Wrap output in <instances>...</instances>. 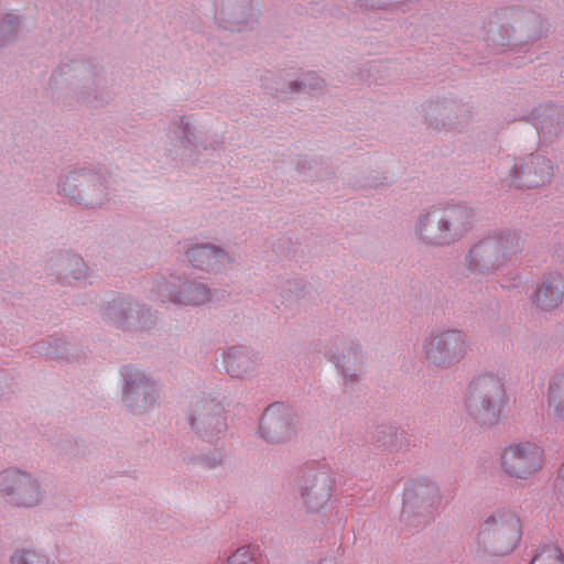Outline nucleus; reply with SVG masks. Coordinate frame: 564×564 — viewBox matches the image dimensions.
<instances>
[{"label": "nucleus", "instance_id": "9d476101", "mask_svg": "<svg viewBox=\"0 0 564 564\" xmlns=\"http://www.w3.org/2000/svg\"><path fill=\"white\" fill-rule=\"evenodd\" d=\"M291 417L281 404H273L267 409L260 424V434L272 443H279L291 436Z\"/></svg>", "mask_w": 564, "mask_h": 564}, {"label": "nucleus", "instance_id": "9b49d317", "mask_svg": "<svg viewBox=\"0 0 564 564\" xmlns=\"http://www.w3.org/2000/svg\"><path fill=\"white\" fill-rule=\"evenodd\" d=\"M330 489V478L328 476L322 479L315 477L308 485L302 487V497L307 507L316 509L327 501Z\"/></svg>", "mask_w": 564, "mask_h": 564}, {"label": "nucleus", "instance_id": "4468645a", "mask_svg": "<svg viewBox=\"0 0 564 564\" xmlns=\"http://www.w3.org/2000/svg\"><path fill=\"white\" fill-rule=\"evenodd\" d=\"M187 258L189 261L196 262L198 265L213 268L216 263L220 262L223 258H225V254L219 249L209 246H203L188 250Z\"/></svg>", "mask_w": 564, "mask_h": 564}, {"label": "nucleus", "instance_id": "2eb2a0df", "mask_svg": "<svg viewBox=\"0 0 564 564\" xmlns=\"http://www.w3.org/2000/svg\"><path fill=\"white\" fill-rule=\"evenodd\" d=\"M530 564H564V555L555 545H549L539 551Z\"/></svg>", "mask_w": 564, "mask_h": 564}, {"label": "nucleus", "instance_id": "f8f14e48", "mask_svg": "<svg viewBox=\"0 0 564 564\" xmlns=\"http://www.w3.org/2000/svg\"><path fill=\"white\" fill-rule=\"evenodd\" d=\"M547 405L553 419L564 420V372L552 377L549 383Z\"/></svg>", "mask_w": 564, "mask_h": 564}, {"label": "nucleus", "instance_id": "f257e3e1", "mask_svg": "<svg viewBox=\"0 0 564 564\" xmlns=\"http://www.w3.org/2000/svg\"><path fill=\"white\" fill-rule=\"evenodd\" d=\"M522 531V521L516 511L498 509L480 522L477 543L494 555H508L519 546Z\"/></svg>", "mask_w": 564, "mask_h": 564}, {"label": "nucleus", "instance_id": "0eeeda50", "mask_svg": "<svg viewBox=\"0 0 564 564\" xmlns=\"http://www.w3.org/2000/svg\"><path fill=\"white\" fill-rule=\"evenodd\" d=\"M0 495L17 506L32 507L41 500L35 479L17 469L0 473Z\"/></svg>", "mask_w": 564, "mask_h": 564}, {"label": "nucleus", "instance_id": "412c9836", "mask_svg": "<svg viewBox=\"0 0 564 564\" xmlns=\"http://www.w3.org/2000/svg\"><path fill=\"white\" fill-rule=\"evenodd\" d=\"M77 264L80 265V267H84V263L82 262L80 259L77 261Z\"/></svg>", "mask_w": 564, "mask_h": 564}, {"label": "nucleus", "instance_id": "f3484780", "mask_svg": "<svg viewBox=\"0 0 564 564\" xmlns=\"http://www.w3.org/2000/svg\"><path fill=\"white\" fill-rule=\"evenodd\" d=\"M12 563L13 564H48L47 560L44 556H42L33 551H24L21 553H17L12 557Z\"/></svg>", "mask_w": 564, "mask_h": 564}, {"label": "nucleus", "instance_id": "ddd939ff", "mask_svg": "<svg viewBox=\"0 0 564 564\" xmlns=\"http://www.w3.org/2000/svg\"><path fill=\"white\" fill-rule=\"evenodd\" d=\"M180 294L181 296H175L172 299L174 303L198 305L209 300L208 290L203 284H186L183 286Z\"/></svg>", "mask_w": 564, "mask_h": 564}, {"label": "nucleus", "instance_id": "20e7f679", "mask_svg": "<svg viewBox=\"0 0 564 564\" xmlns=\"http://www.w3.org/2000/svg\"><path fill=\"white\" fill-rule=\"evenodd\" d=\"M473 217L466 207L434 209L421 220L419 234L430 245L451 243L470 227Z\"/></svg>", "mask_w": 564, "mask_h": 564}, {"label": "nucleus", "instance_id": "6e6552de", "mask_svg": "<svg viewBox=\"0 0 564 564\" xmlns=\"http://www.w3.org/2000/svg\"><path fill=\"white\" fill-rule=\"evenodd\" d=\"M552 165L541 155H529L516 165L512 184L517 187H538L544 185L552 175Z\"/></svg>", "mask_w": 564, "mask_h": 564}, {"label": "nucleus", "instance_id": "aec40b11", "mask_svg": "<svg viewBox=\"0 0 564 564\" xmlns=\"http://www.w3.org/2000/svg\"><path fill=\"white\" fill-rule=\"evenodd\" d=\"M560 473H561V477H562V479L564 480V464L562 465V468H561V471H560Z\"/></svg>", "mask_w": 564, "mask_h": 564}, {"label": "nucleus", "instance_id": "dca6fc26", "mask_svg": "<svg viewBox=\"0 0 564 564\" xmlns=\"http://www.w3.org/2000/svg\"><path fill=\"white\" fill-rule=\"evenodd\" d=\"M257 551L250 546H242L228 557L227 564H258Z\"/></svg>", "mask_w": 564, "mask_h": 564}, {"label": "nucleus", "instance_id": "4be33fe9", "mask_svg": "<svg viewBox=\"0 0 564 564\" xmlns=\"http://www.w3.org/2000/svg\"><path fill=\"white\" fill-rule=\"evenodd\" d=\"M346 371H347V369L345 367H343V372L345 376H346Z\"/></svg>", "mask_w": 564, "mask_h": 564}, {"label": "nucleus", "instance_id": "f03ea898", "mask_svg": "<svg viewBox=\"0 0 564 564\" xmlns=\"http://www.w3.org/2000/svg\"><path fill=\"white\" fill-rule=\"evenodd\" d=\"M524 240L517 232L500 231L476 243L468 254V270L479 275L496 272L512 260L523 247Z\"/></svg>", "mask_w": 564, "mask_h": 564}, {"label": "nucleus", "instance_id": "6ab92c4d", "mask_svg": "<svg viewBox=\"0 0 564 564\" xmlns=\"http://www.w3.org/2000/svg\"><path fill=\"white\" fill-rule=\"evenodd\" d=\"M235 359H236V352L230 350L227 354L226 359H225L226 369L231 376H239L240 371L238 370V368L235 365Z\"/></svg>", "mask_w": 564, "mask_h": 564}, {"label": "nucleus", "instance_id": "7ed1b4c3", "mask_svg": "<svg viewBox=\"0 0 564 564\" xmlns=\"http://www.w3.org/2000/svg\"><path fill=\"white\" fill-rule=\"evenodd\" d=\"M506 401V392L500 378L485 373L471 382L465 406L475 421L489 426L498 422Z\"/></svg>", "mask_w": 564, "mask_h": 564}, {"label": "nucleus", "instance_id": "39448f33", "mask_svg": "<svg viewBox=\"0 0 564 564\" xmlns=\"http://www.w3.org/2000/svg\"><path fill=\"white\" fill-rule=\"evenodd\" d=\"M544 454L533 442H519L506 446L499 458L502 473L518 479H528L542 469Z\"/></svg>", "mask_w": 564, "mask_h": 564}, {"label": "nucleus", "instance_id": "423d86ee", "mask_svg": "<svg viewBox=\"0 0 564 564\" xmlns=\"http://www.w3.org/2000/svg\"><path fill=\"white\" fill-rule=\"evenodd\" d=\"M467 351L466 336L458 330H449L433 336L424 344L425 357L436 366H448L456 362Z\"/></svg>", "mask_w": 564, "mask_h": 564}, {"label": "nucleus", "instance_id": "a211bd4d", "mask_svg": "<svg viewBox=\"0 0 564 564\" xmlns=\"http://www.w3.org/2000/svg\"><path fill=\"white\" fill-rule=\"evenodd\" d=\"M149 388L148 383L143 380H139L137 383L131 382L127 383L124 387V399L129 405L132 404L133 398L132 394H145L147 389Z\"/></svg>", "mask_w": 564, "mask_h": 564}, {"label": "nucleus", "instance_id": "1a4fd4ad", "mask_svg": "<svg viewBox=\"0 0 564 564\" xmlns=\"http://www.w3.org/2000/svg\"><path fill=\"white\" fill-rule=\"evenodd\" d=\"M532 303L544 311L556 308L564 300V273L552 272L536 284Z\"/></svg>", "mask_w": 564, "mask_h": 564}]
</instances>
